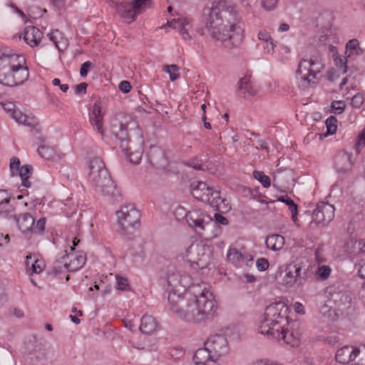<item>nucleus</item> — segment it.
<instances>
[{
	"mask_svg": "<svg viewBox=\"0 0 365 365\" xmlns=\"http://www.w3.org/2000/svg\"><path fill=\"white\" fill-rule=\"evenodd\" d=\"M168 301L170 310L187 322L199 324L214 317L217 304L204 283L189 286L190 278L174 268L166 275Z\"/></svg>",
	"mask_w": 365,
	"mask_h": 365,
	"instance_id": "f257e3e1",
	"label": "nucleus"
},
{
	"mask_svg": "<svg viewBox=\"0 0 365 365\" xmlns=\"http://www.w3.org/2000/svg\"><path fill=\"white\" fill-rule=\"evenodd\" d=\"M202 21L210 36L226 47L239 46L243 40L240 18L235 7L226 1L214 2L202 10Z\"/></svg>",
	"mask_w": 365,
	"mask_h": 365,
	"instance_id": "f03ea898",
	"label": "nucleus"
},
{
	"mask_svg": "<svg viewBox=\"0 0 365 365\" xmlns=\"http://www.w3.org/2000/svg\"><path fill=\"white\" fill-rule=\"evenodd\" d=\"M110 132L130 162L138 164L143 153V139L137 123L129 115L118 114L110 120Z\"/></svg>",
	"mask_w": 365,
	"mask_h": 365,
	"instance_id": "7ed1b4c3",
	"label": "nucleus"
},
{
	"mask_svg": "<svg viewBox=\"0 0 365 365\" xmlns=\"http://www.w3.org/2000/svg\"><path fill=\"white\" fill-rule=\"evenodd\" d=\"M288 307L282 302L267 307L262 319L259 322L258 330L262 334H267L277 341H283L292 346L296 339L292 333L288 334Z\"/></svg>",
	"mask_w": 365,
	"mask_h": 365,
	"instance_id": "20e7f679",
	"label": "nucleus"
},
{
	"mask_svg": "<svg viewBox=\"0 0 365 365\" xmlns=\"http://www.w3.org/2000/svg\"><path fill=\"white\" fill-rule=\"evenodd\" d=\"M29 72L24 56L0 51V83L6 86H17L29 78Z\"/></svg>",
	"mask_w": 365,
	"mask_h": 365,
	"instance_id": "39448f33",
	"label": "nucleus"
},
{
	"mask_svg": "<svg viewBox=\"0 0 365 365\" xmlns=\"http://www.w3.org/2000/svg\"><path fill=\"white\" fill-rule=\"evenodd\" d=\"M88 170V180L97 192L107 197L112 202L121 200V195L100 158L94 157L89 160Z\"/></svg>",
	"mask_w": 365,
	"mask_h": 365,
	"instance_id": "423d86ee",
	"label": "nucleus"
},
{
	"mask_svg": "<svg viewBox=\"0 0 365 365\" xmlns=\"http://www.w3.org/2000/svg\"><path fill=\"white\" fill-rule=\"evenodd\" d=\"M327 304L320 309L321 313L331 320H335L339 315L350 307L352 294L344 284H333L326 289Z\"/></svg>",
	"mask_w": 365,
	"mask_h": 365,
	"instance_id": "0eeeda50",
	"label": "nucleus"
},
{
	"mask_svg": "<svg viewBox=\"0 0 365 365\" xmlns=\"http://www.w3.org/2000/svg\"><path fill=\"white\" fill-rule=\"evenodd\" d=\"M229 351V343L225 335H212L204 343V347L195 351L194 365H219L217 360L227 355Z\"/></svg>",
	"mask_w": 365,
	"mask_h": 365,
	"instance_id": "6e6552de",
	"label": "nucleus"
},
{
	"mask_svg": "<svg viewBox=\"0 0 365 365\" xmlns=\"http://www.w3.org/2000/svg\"><path fill=\"white\" fill-rule=\"evenodd\" d=\"M118 232L129 236L140 227V213L133 205H124L116 211Z\"/></svg>",
	"mask_w": 365,
	"mask_h": 365,
	"instance_id": "1a4fd4ad",
	"label": "nucleus"
},
{
	"mask_svg": "<svg viewBox=\"0 0 365 365\" xmlns=\"http://www.w3.org/2000/svg\"><path fill=\"white\" fill-rule=\"evenodd\" d=\"M178 211L185 213V220L190 227L194 229L196 233L205 238L211 237V230L215 223L211 217L200 210L193 209L187 212L183 208L179 207Z\"/></svg>",
	"mask_w": 365,
	"mask_h": 365,
	"instance_id": "9d476101",
	"label": "nucleus"
},
{
	"mask_svg": "<svg viewBox=\"0 0 365 365\" xmlns=\"http://www.w3.org/2000/svg\"><path fill=\"white\" fill-rule=\"evenodd\" d=\"M324 68V64L319 56H312L309 58L300 61L296 71L297 77L306 86H313L314 79L317 78Z\"/></svg>",
	"mask_w": 365,
	"mask_h": 365,
	"instance_id": "9b49d317",
	"label": "nucleus"
},
{
	"mask_svg": "<svg viewBox=\"0 0 365 365\" xmlns=\"http://www.w3.org/2000/svg\"><path fill=\"white\" fill-rule=\"evenodd\" d=\"M107 1L114 4L119 16L129 23L135 21L136 16L149 8L151 4V0H133L128 2L116 3L114 0H107Z\"/></svg>",
	"mask_w": 365,
	"mask_h": 365,
	"instance_id": "f8f14e48",
	"label": "nucleus"
},
{
	"mask_svg": "<svg viewBox=\"0 0 365 365\" xmlns=\"http://www.w3.org/2000/svg\"><path fill=\"white\" fill-rule=\"evenodd\" d=\"M210 254L211 248L209 245L195 242L186 250L185 257L192 268L203 269L207 266Z\"/></svg>",
	"mask_w": 365,
	"mask_h": 365,
	"instance_id": "ddd939ff",
	"label": "nucleus"
},
{
	"mask_svg": "<svg viewBox=\"0 0 365 365\" xmlns=\"http://www.w3.org/2000/svg\"><path fill=\"white\" fill-rule=\"evenodd\" d=\"M34 222V217L28 212L19 214L16 218V223L19 230L25 236L43 233L45 230L46 218H40L36 225Z\"/></svg>",
	"mask_w": 365,
	"mask_h": 365,
	"instance_id": "4468645a",
	"label": "nucleus"
},
{
	"mask_svg": "<svg viewBox=\"0 0 365 365\" xmlns=\"http://www.w3.org/2000/svg\"><path fill=\"white\" fill-rule=\"evenodd\" d=\"M282 283L287 287H292L294 284L301 285L307 277V269L304 268L302 263L293 262L286 266Z\"/></svg>",
	"mask_w": 365,
	"mask_h": 365,
	"instance_id": "2eb2a0df",
	"label": "nucleus"
},
{
	"mask_svg": "<svg viewBox=\"0 0 365 365\" xmlns=\"http://www.w3.org/2000/svg\"><path fill=\"white\" fill-rule=\"evenodd\" d=\"M334 207L325 202H319L312 212V222L325 226L334 217Z\"/></svg>",
	"mask_w": 365,
	"mask_h": 365,
	"instance_id": "dca6fc26",
	"label": "nucleus"
},
{
	"mask_svg": "<svg viewBox=\"0 0 365 365\" xmlns=\"http://www.w3.org/2000/svg\"><path fill=\"white\" fill-rule=\"evenodd\" d=\"M294 172L290 168H281L273 173V185L279 190L289 188L294 185Z\"/></svg>",
	"mask_w": 365,
	"mask_h": 365,
	"instance_id": "f3484780",
	"label": "nucleus"
},
{
	"mask_svg": "<svg viewBox=\"0 0 365 365\" xmlns=\"http://www.w3.org/2000/svg\"><path fill=\"white\" fill-rule=\"evenodd\" d=\"M167 25L179 31L180 34L185 40H191L192 36L189 34V29L191 27L190 21L187 18L178 17L168 21Z\"/></svg>",
	"mask_w": 365,
	"mask_h": 365,
	"instance_id": "a211bd4d",
	"label": "nucleus"
},
{
	"mask_svg": "<svg viewBox=\"0 0 365 365\" xmlns=\"http://www.w3.org/2000/svg\"><path fill=\"white\" fill-rule=\"evenodd\" d=\"M213 192L212 188L207 185L204 182H193L191 185V192L197 200L205 203L209 202V197Z\"/></svg>",
	"mask_w": 365,
	"mask_h": 365,
	"instance_id": "6ab92c4d",
	"label": "nucleus"
},
{
	"mask_svg": "<svg viewBox=\"0 0 365 365\" xmlns=\"http://www.w3.org/2000/svg\"><path fill=\"white\" fill-rule=\"evenodd\" d=\"M152 165L157 169H165L168 165L163 150L159 148H152L148 155Z\"/></svg>",
	"mask_w": 365,
	"mask_h": 365,
	"instance_id": "aec40b11",
	"label": "nucleus"
},
{
	"mask_svg": "<svg viewBox=\"0 0 365 365\" xmlns=\"http://www.w3.org/2000/svg\"><path fill=\"white\" fill-rule=\"evenodd\" d=\"M43 33L35 26H27L24 31V39L31 47L37 46L41 38Z\"/></svg>",
	"mask_w": 365,
	"mask_h": 365,
	"instance_id": "412c9836",
	"label": "nucleus"
},
{
	"mask_svg": "<svg viewBox=\"0 0 365 365\" xmlns=\"http://www.w3.org/2000/svg\"><path fill=\"white\" fill-rule=\"evenodd\" d=\"M336 361L346 364L356 360L355 346H345L339 349L335 356Z\"/></svg>",
	"mask_w": 365,
	"mask_h": 365,
	"instance_id": "4be33fe9",
	"label": "nucleus"
},
{
	"mask_svg": "<svg viewBox=\"0 0 365 365\" xmlns=\"http://www.w3.org/2000/svg\"><path fill=\"white\" fill-rule=\"evenodd\" d=\"M66 259H70L69 263L65 262L63 267L69 272H75L81 268L86 260L84 255L78 253H71L65 255Z\"/></svg>",
	"mask_w": 365,
	"mask_h": 365,
	"instance_id": "5701e85b",
	"label": "nucleus"
},
{
	"mask_svg": "<svg viewBox=\"0 0 365 365\" xmlns=\"http://www.w3.org/2000/svg\"><path fill=\"white\" fill-rule=\"evenodd\" d=\"M352 167L351 157L347 153L339 154L335 158V168L339 173H346Z\"/></svg>",
	"mask_w": 365,
	"mask_h": 365,
	"instance_id": "b1692460",
	"label": "nucleus"
},
{
	"mask_svg": "<svg viewBox=\"0 0 365 365\" xmlns=\"http://www.w3.org/2000/svg\"><path fill=\"white\" fill-rule=\"evenodd\" d=\"M103 115L100 106L95 104L92 114L90 117V121L93 128L96 129L101 135H103L104 130L103 127Z\"/></svg>",
	"mask_w": 365,
	"mask_h": 365,
	"instance_id": "393cba45",
	"label": "nucleus"
},
{
	"mask_svg": "<svg viewBox=\"0 0 365 365\" xmlns=\"http://www.w3.org/2000/svg\"><path fill=\"white\" fill-rule=\"evenodd\" d=\"M158 324L154 317L150 315H145L141 319L139 329L142 333L150 334L156 330Z\"/></svg>",
	"mask_w": 365,
	"mask_h": 365,
	"instance_id": "a878e982",
	"label": "nucleus"
},
{
	"mask_svg": "<svg viewBox=\"0 0 365 365\" xmlns=\"http://www.w3.org/2000/svg\"><path fill=\"white\" fill-rule=\"evenodd\" d=\"M48 36L49 39L53 42L59 51L66 48L68 46V41L64 37L63 34L58 29L51 31L48 34Z\"/></svg>",
	"mask_w": 365,
	"mask_h": 365,
	"instance_id": "bb28decb",
	"label": "nucleus"
},
{
	"mask_svg": "<svg viewBox=\"0 0 365 365\" xmlns=\"http://www.w3.org/2000/svg\"><path fill=\"white\" fill-rule=\"evenodd\" d=\"M12 118L19 124H23L28 127H35L37 125V120L34 116L27 115L20 110L12 113Z\"/></svg>",
	"mask_w": 365,
	"mask_h": 365,
	"instance_id": "cd10ccee",
	"label": "nucleus"
},
{
	"mask_svg": "<svg viewBox=\"0 0 365 365\" xmlns=\"http://www.w3.org/2000/svg\"><path fill=\"white\" fill-rule=\"evenodd\" d=\"M284 244V239L280 235H272L268 236L265 240L266 247L272 251L282 250Z\"/></svg>",
	"mask_w": 365,
	"mask_h": 365,
	"instance_id": "c85d7f7f",
	"label": "nucleus"
},
{
	"mask_svg": "<svg viewBox=\"0 0 365 365\" xmlns=\"http://www.w3.org/2000/svg\"><path fill=\"white\" fill-rule=\"evenodd\" d=\"M239 90L245 95L254 96L257 94V91L255 89L250 80V78L245 76L242 78L238 83Z\"/></svg>",
	"mask_w": 365,
	"mask_h": 365,
	"instance_id": "c756f323",
	"label": "nucleus"
},
{
	"mask_svg": "<svg viewBox=\"0 0 365 365\" xmlns=\"http://www.w3.org/2000/svg\"><path fill=\"white\" fill-rule=\"evenodd\" d=\"M32 173V167L29 165H24L21 167L20 170L17 173V175H19L21 179V185L26 187H31V182L29 181V178Z\"/></svg>",
	"mask_w": 365,
	"mask_h": 365,
	"instance_id": "7c9ffc66",
	"label": "nucleus"
},
{
	"mask_svg": "<svg viewBox=\"0 0 365 365\" xmlns=\"http://www.w3.org/2000/svg\"><path fill=\"white\" fill-rule=\"evenodd\" d=\"M227 260L232 264L237 265L243 260V256L237 249L230 248L227 255Z\"/></svg>",
	"mask_w": 365,
	"mask_h": 365,
	"instance_id": "2f4dec72",
	"label": "nucleus"
},
{
	"mask_svg": "<svg viewBox=\"0 0 365 365\" xmlns=\"http://www.w3.org/2000/svg\"><path fill=\"white\" fill-rule=\"evenodd\" d=\"M331 272V269L328 265L319 266L316 271V276L317 279L321 280H325L328 279Z\"/></svg>",
	"mask_w": 365,
	"mask_h": 365,
	"instance_id": "473e14b6",
	"label": "nucleus"
},
{
	"mask_svg": "<svg viewBox=\"0 0 365 365\" xmlns=\"http://www.w3.org/2000/svg\"><path fill=\"white\" fill-rule=\"evenodd\" d=\"M336 66L338 68L339 73L344 74L347 72L346 58L341 56H336L334 58Z\"/></svg>",
	"mask_w": 365,
	"mask_h": 365,
	"instance_id": "72a5a7b5",
	"label": "nucleus"
},
{
	"mask_svg": "<svg viewBox=\"0 0 365 365\" xmlns=\"http://www.w3.org/2000/svg\"><path fill=\"white\" fill-rule=\"evenodd\" d=\"M163 71L169 74L170 80L171 81H175L180 76L178 73L179 68L175 64L165 66Z\"/></svg>",
	"mask_w": 365,
	"mask_h": 365,
	"instance_id": "f704fd0d",
	"label": "nucleus"
},
{
	"mask_svg": "<svg viewBox=\"0 0 365 365\" xmlns=\"http://www.w3.org/2000/svg\"><path fill=\"white\" fill-rule=\"evenodd\" d=\"M253 176L256 180L260 182L264 187L268 188L270 186V178L269 176L264 175L263 172L255 170L253 172Z\"/></svg>",
	"mask_w": 365,
	"mask_h": 365,
	"instance_id": "c9c22d12",
	"label": "nucleus"
},
{
	"mask_svg": "<svg viewBox=\"0 0 365 365\" xmlns=\"http://www.w3.org/2000/svg\"><path fill=\"white\" fill-rule=\"evenodd\" d=\"M327 135L334 134L337 129V120L334 116L329 117L326 121Z\"/></svg>",
	"mask_w": 365,
	"mask_h": 365,
	"instance_id": "e433bc0d",
	"label": "nucleus"
},
{
	"mask_svg": "<svg viewBox=\"0 0 365 365\" xmlns=\"http://www.w3.org/2000/svg\"><path fill=\"white\" fill-rule=\"evenodd\" d=\"M39 155L45 159H51L55 155V150L53 148L48 146L42 145L38 148Z\"/></svg>",
	"mask_w": 365,
	"mask_h": 365,
	"instance_id": "4c0bfd02",
	"label": "nucleus"
},
{
	"mask_svg": "<svg viewBox=\"0 0 365 365\" xmlns=\"http://www.w3.org/2000/svg\"><path fill=\"white\" fill-rule=\"evenodd\" d=\"M221 198L222 197L220 195V192L213 190L210 197H209V202H207L206 203L218 210L221 202Z\"/></svg>",
	"mask_w": 365,
	"mask_h": 365,
	"instance_id": "58836bf2",
	"label": "nucleus"
},
{
	"mask_svg": "<svg viewBox=\"0 0 365 365\" xmlns=\"http://www.w3.org/2000/svg\"><path fill=\"white\" fill-rule=\"evenodd\" d=\"M126 256L130 257L134 262L143 261L145 257V254L141 249L138 247V250L135 252L133 250L130 249L126 252Z\"/></svg>",
	"mask_w": 365,
	"mask_h": 365,
	"instance_id": "ea45409f",
	"label": "nucleus"
},
{
	"mask_svg": "<svg viewBox=\"0 0 365 365\" xmlns=\"http://www.w3.org/2000/svg\"><path fill=\"white\" fill-rule=\"evenodd\" d=\"M356 359L358 365H365V345L355 346Z\"/></svg>",
	"mask_w": 365,
	"mask_h": 365,
	"instance_id": "a19ab883",
	"label": "nucleus"
},
{
	"mask_svg": "<svg viewBox=\"0 0 365 365\" xmlns=\"http://www.w3.org/2000/svg\"><path fill=\"white\" fill-rule=\"evenodd\" d=\"M286 205L288 206V209L292 214V220H293V222H296L298 220V207L297 204H295L293 200L287 199Z\"/></svg>",
	"mask_w": 365,
	"mask_h": 365,
	"instance_id": "79ce46f5",
	"label": "nucleus"
},
{
	"mask_svg": "<svg viewBox=\"0 0 365 365\" xmlns=\"http://www.w3.org/2000/svg\"><path fill=\"white\" fill-rule=\"evenodd\" d=\"M17 217L18 215L15 214L14 208L0 211V222H3L4 220L11 219H13L16 222V218Z\"/></svg>",
	"mask_w": 365,
	"mask_h": 365,
	"instance_id": "37998d69",
	"label": "nucleus"
},
{
	"mask_svg": "<svg viewBox=\"0 0 365 365\" xmlns=\"http://www.w3.org/2000/svg\"><path fill=\"white\" fill-rule=\"evenodd\" d=\"M116 288L121 291H127L130 289L128 281L126 278L116 276Z\"/></svg>",
	"mask_w": 365,
	"mask_h": 365,
	"instance_id": "c03bdc74",
	"label": "nucleus"
},
{
	"mask_svg": "<svg viewBox=\"0 0 365 365\" xmlns=\"http://www.w3.org/2000/svg\"><path fill=\"white\" fill-rule=\"evenodd\" d=\"M46 350L43 346H37L33 351V355L37 361H41L46 357Z\"/></svg>",
	"mask_w": 365,
	"mask_h": 365,
	"instance_id": "a18cd8bd",
	"label": "nucleus"
},
{
	"mask_svg": "<svg viewBox=\"0 0 365 365\" xmlns=\"http://www.w3.org/2000/svg\"><path fill=\"white\" fill-rule=\"evenodd\" d=\"M331 108L332 113L339 115L344 112L345 103L342 101H335L331 103Z\"/></svg>",
	"mask_w": 365,
	"mask_h": 365,
	"instance_id": "49530a36",
	"label": "nucleus"
},
{
	"mask_svg": "<svg viewBox=\"0 0 365 365\" xmlns=\"http://www.w3.org/2000/svg\"><path fill=\"white\" fill-rule=\"evenodd\" d=\"M44 267V262L41 259H37L36 261H34V264H32V269L29 274H39L43 270Z\"/></svg>",
	"mask_w": 365,
	"mask_h": 365,
	"instance_id": "de8ad7c7",
	"label": "nucleus"
},
{
	"mask_svg": "<svg viewBox=\"0 0 365 365\" xmlns=\"http://www.w3.org/2000/svg\"><path fill=\"white\" fill-rule=\"evenodd\" d=\"M20 160L18 158L14 157L10 160V171L12 176L17 175L20 170Z\"/></svg>",
	"mask_w": 365,
	"mask_h": 365,
	"instance_id": "09e8293b",
	"label": "nucleus"
},
{
	"mask_svg": "<svg viewBox=\"0 0 365 365\" xmlns=\"http://www.w3.org/2000/svg\"><path fill=\"white\" fill-rule=\"evenodd\" d=\"M65 262H67L66 260L65 255L62 257L61 260H57L53 265V273L54 274H58L63 272V269H67L63 267Z\"/></svg>",
	"mask_w": 365,
	"mask_h": 365,
	"instance_id": "8fccbe9b",
	"label": "nucleus"
},
{
	"mask_svg": "<svg viewBox=\"0 0 365 365\" xmlns=\"http://www.w3.org/2000/svg\"><path fill=\"white\" fill-rule=\"evenodd\" d=\"M364 101L361 93H356L351 98V104L355 108H359Z\"/></svg>",
	"mask_w": 365,
	"mask_h": 365,
	"instance_id": "3c124183",
	"label": "nucleus"
},
{
	"mask_svg": "<svg viewBox=\"0 0 365 365\" xmlns=\"http://www.w3.org/2000/svg\"><path fill=\"white\" fill-rule=\"evenodd\" d=\"M365 145V128L362 130L361 133L358 136V140L355 144V149L358 153H360L361 150Z\"/></svg>",
	"mask_w": 365,
	"mask_h": 365,
	"instance_id": "603ef678",
	"label": "nucleus"
},
{
	"mask_svg": "<svg viewBox=\"0 0 365 365\" xmlns=\"http://www.w3.org/2000/svg\"><path fill=\"white\" fill-rule=\"evenodd\" d=\"M269 262L266 258H259L256 262V266L259 271H265L269 267Z\"/></svg>",
	"mask_w": 365,
	"mask_h": 365,
	"instance_id": "864d4df0",
	"label": "nucleus"
},
{
	"mask_svg": "<svg viewBox=\"0 0 365 365\" xmlns=\"http://www.w3.org/2000/svg\"><path fill=\"white\" fill-rule=\"evenodd\" d=\"M277 3L278 0H262V6L268 11L274 9Z\"/></svg>",
	"mask_w": 365,
	"mask_h": 365,
	"instance_id": "5fc2aeb1",
	"label": "nucleus"
},
{
	"mask_svg": "<svg viewBox=\"0 0 365 365\" xmlns=\"http://www.w3.org/2000/svg\"><path fill=\"white\" fill-rule=\"evenodd\" d=\"M10 201V195L6 190L0 189V205L7 204Z\"/></svg>",
	"mask_w": 365,
	"mask_h": 365,
	"instance_id": "6e6d98bb",
	"label": "nucleus"
},
{
	"mask_svg": "<svg viewBox=\"0 0 365 365\" xmlns=\"http://www.w3.org/2000/svg\"><path fill=\"white\" fill-rule=\"evenodd\" d=\"M359 41L356 38L351 39L348 41L346 45V53L347 51L351 50H356L359 47Z\"/></svg>",
	"mask_w": 365,
	"mask_h": 365,
	"instance_id": "4d7b16f0",
	"label": "nucleus"
},
{
	"mask_svg": "<svg viewBox=\"0 0 365 365\" xmlns=\"http://www.w3.org/2000/svg\"><path fill=\"white\" fill-rule=\"evenodd\" d=\"M214 218L215 221H213V222L215 223V225L216 223L223 225H227L228 224V220L221 214L215 213L214 215Z\"/></svg>",
	"mask_w": 365,
	"mask_h": 365,
	"instance_id": "13d9d810",
	"label": "nucleus"
},
{
	"mask_svg": "<svg viewBox=\"0 0 365 365\" xmlns=\"http://www.w3.org/2000/svg\"><path fill=\"white\" fill-rule=\"evenodd\" d=\"M274 48V44L273 43V40L271 39L264 43V51L267 54H273Z\"/></svg>",
	"mask_w": 365,
	"mask_h": 365,
	"instance_id": "bf43d9fd",
	"label": "nucleus"
},
{
	"mask_svg": "<svg viewBox=\"0 0 365 365\" xmlns=\"http://www.w3.org/2000/svg\"><path fill=\"white\" fill-rule=\"evenodd\" d=\"M92 63L90 61H86L81 65L80 69V75L85 77L88 74V69L91 67Z\"/></svg>",
	"mask_w": 365,
	"mask_h": 365,
	"instance_id": "052dcab7",
	"label": "nucleus"
},
{
	"mask_svg": "<svg viewBox=\"0 0 365 365\" xmlns=\"http://www.w3.org/2000/svg\"><path fill=\"white\" fill-rule=\"evenodd\" d=\"M37 259L34 256L31 255H27L26 257V267L27 272L29 273L31 269H32V264H34V261H36Z\"/></svg>",
	"mask_w": 365,
	"mask_h": 365,
	"instance_id": "680f3d73",
	"label": "nucleus"
},
{
	"mask_svg": "<svg viewBox=\"0 0 365 365\" xmlns=\"http://www.w3.org/2000/svg\"><path fill=\"white\" fill-rule=\"evenodd\" d=\"M258 38L264 43L272 39L270 34L266 31H260L258 33Z\"/></svg>",
	"mask_w": 365,
	"mask_h": 365,
	"instance_id": "e2e57ef3",
	"label": "nucleus"
},
{
	"mask_svg": "<svg viewBox=\"0 0 365 365\" xmlns=\"http://www.w3.org/2000/svg\"><path fill=\"white\" fill-rule=\"evenodd\" d=\"M130 83L127 81H123L120 83L119 89L124 93H128L130 90Z\"/></svg>",
	"mask_w": 365,
	"mask_h": 365,
	"instance_id": "0e129e2a",
	"label": "nucleus"
},
{
	"mask_svg": "<svg viewBox=\"0 0 365 365\" xmlns=\"http://www.w3.org/2000/svg\"><path fill=\"white\" fill-rule=\"evenodd\" d=\"M3 108L5 111H6L8 113H9V115L11 118H12V113L16 112L18 110L14 109V105L11 102L4 103Z\"/></svg>",
	"mask_w": 365,
	"mask_h": 365,
	"instance_id": "69168bd1",
	"label": "nucleus"
},
{
	"mask_svg": "<svg viewBox=\"0 0 365 365\" xmlns=\"http://www.w3.org/2000/svg\"><path fill=\"white\" fill-rule=\"evenodd\" d=\"M229 210H230V206L228 200L225 198H221V202H220V205L218 208V210L219 211H227Z\"/></svg>",
	"mask_w": 365,
	"mask_h": 365,
	"instance_id": "338daca9",
	"label": "nucleus"
},
{
	"mask_svg": "<svg viewBox=\"0 0 365 365\" xmlns=\"http://www.w3.org/2000/svg\"><path fill=\"white\" fill-rule=\"evenodd\" d=\"M87 86L86 83H81L77 85L76 86V94L86 93Z\"/></svg>",
	"mask_w": 365,
	"mask_h": 365,
	"instance_id": "774afa93",
	"label": "nucleus"
}]
</instances>
